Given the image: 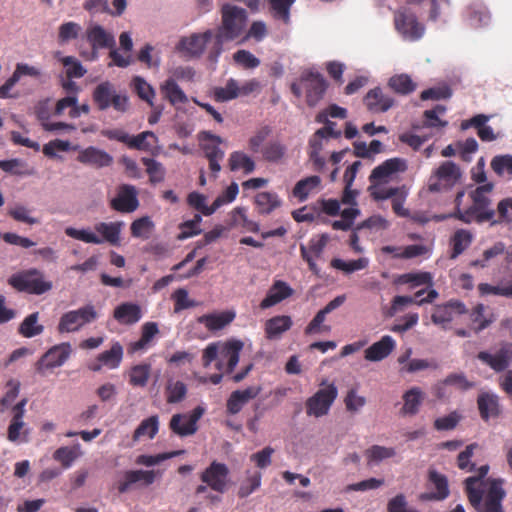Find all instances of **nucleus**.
Instances as JSON below:
<instances>
[{
  "label": "nucleus",
  "instance_id": "obj_9",
  "mask_svg": "<svg viewBox=\"0 0 512 512\" xmlns=\"http://www.w3.org/2000/svg\"><path fill=\"white\" fill-rule=\"evenodd\" d=\"M394 26L396 31L409 41H417L425 33V26L418 21L415 13L407 8H400L394 12Z\"/></svg>",
  "mask_w": 512,
  "mask_h": 512
},
{
  "label": "nucleus",
  "instance_id": "obj_3",
  "mask_svg": "<svg viewBox=\"0 0 512 512\" xmlns=\"http://www.w3.org/2000/svg\"><path fill=\"white\" fill-rule=\"evenodd\" d=\"M248 13L246 9L233 4H223L221 7V24L214 32V42L209 48L208 59L217 62L226 42L240 38L246 29Z\"/></svg>",
  "mask_w": 512,
  "mask_h": 512
},
{
  "label": "nucleus",
  "instance_id": "obj_15",
  "mask_svg": "<svg viewBox=\"0 0 512 512\" xmlns=\"http://www.w3.org/2000/svg\"><path fill=\"white\" fill-rule=\"evenodd\" d=\"M203 413L204 409L198 406L191 414H175L170 420L169 427L181 437L193 435L198 429L197 422Z\"/></svg>",
  "mask_w": 512,
  "mask_h": 512
},
{
  "label": "nucleus",
  "instance_id": "obj_50",
  "mask_svg": "<svg viewBox=\"0 0 512 512\" xmlns=\"http://www.w3.org/2000/svg\"><path fill=\"white\" fill-rule=\"evenodd\" d=\"M161 92L172 105L187 102V96L173 79H168L161 85Z\"/></svg>",
  "mask_w": 512,
  "mask_h": 512
},
{
  "label": "nucleus",
  "instance_id": "obj_45",
  "mask_svg": "<svg viewBox=\"0 0 512 512\" xmlns=\"http://www.w3.org/2000/svg\"><path fill=\"white\" fill-rule=\"evenodd\" d=\"M228 164L231 171L241 170L244 174H250L255 170L253 159L242 151L232 152Z\"/></svg>",
  "mask_w": 512,
  "mask_h": 512
},
{
  "label": "nucleus",
  "instance_id": "obj_31",
  "mask_svg": "<svg viewBox=\"0 0 512 512\" xmlns=\"http://www.w3.org/2000/svg\"><path fill=\"white\" fill-rule=\"evenodd\" d=\"M395 348V341L389 335L383 336L365 350V359L377 362L388 357Z\"/></svg>",
  "mask_w": 512,
  "mask_h": 512
},
{
  "label": "nucleus",
  "instance_id": "obj_61",
  "mask_svg": "<svg viewBox=\"0 0 512 512\" xmlns=\"http://www.w3.org/2000/svg\"><path fill=\"white\" fill-rule=\"evenodd\" d=\"M79 447V444L74 447H60L54 452L53 457L56 461L60 462L64 468H69L79 456Z\"/></svg>",
  "mask_w": 512,
  "mask_h": 512
},
{
  "label": "nucleus",
  "instance_id": "obj_17",
  "mask_svg": "<svg viewBox=\"0 0 512 512\" xmlns=\"http://www.w3.org/2000/svg\"><path fill=\"white\" fill-rule=\"evenodd\" d=\"M467 312L464 303L459 300H450L445 304L436 305L431 314V321L435 325L446 329L448 324L456 315H462Z\"/></svg>",
  "mask_w": 512,
  "mask_h": 512
},
{
  "label": "nucleus",
  "instance_id": "obj_26",
  "mask_svg": "<svg viewBox=\"0 0 512 512\" xmlns=\"http://www.w3.org/2000/svg\"><path fill=\"white\" fill-rule=\"evenodd\" d=\"M363 101L367 110L372 113H384L395 103L394 98L385 94L380 87L369 90Z\"/></svg>",
  "mask_w": 512,
  "mask_h": 512
},
{
  "label": "nucleus",
  "instance_id": "obj_54",
  "mask_svg": "<svg viewBox=\"0 0 512 512\" xmlns=\"http://www.w3.org/2000/svg\"><path fill=\"white\" fill-rule=\"evenodd\" d=\"M490 166L499 177L512 178V155H497L491 160Z\"/></svg>",
  "mask_w": 512,
  "mask_h": 512
},
{
  "label": "nucleus",
  "instance_id": "obj_12",
  "mask_svg": "<svg viewBox=\"0 0 512 512\" xmlns=\"http://www.w3.org/2000/svg\"><path fill=\"white\" fill-rule=\"evenodd\" d=\"M228 477L227 465L217 461H212L200 475L201 481L218 493H224L227 490Z\"/></svg>",
  "mask_w": 512,
  "mask_h": 512
},
{
  "label": "nucleus",
  "instance_id": "obj_51",
  "mask_svg": "<svg viewBox=\"0 0 512 512\" xmlns=\"http://www.w3.org/2000/svg\"><path fill=\"white\" fill-rule=\"evenodd\" d=\"M446 106L436 105L430 110L423 112V127L426 128H444L448 125L446 120H442L439 115H443L446 112Z\"/></svg>",
  "mask_w": 512,
  "mask_h": 512
},
{
  "label": "nucleus",
  "instance_id": "obj_33",
  "mask_svg": "<svg viewBox=\"0 0 512 512\" xmlns=\"http://www.w3.org/2000/svg\"><path fill=\"white\" fill-rule=\"evenodd\" d=\"M234 318L233 311H223L201 315L197 318V322L203 324L210 332H216L228 326Z\"/></svg>",
  "mask_w": 512,
  "mask_h": 512
},
{
  "label": "nucleus",
  "instance_id": "obj_47",
  "mask_svg": "<svg viewBox=\"0 0 512 512\" xmlns=\"http://www.w3.org/2000/svg\"><path fill=\"white\" fill-rule=\"evenodd\" d=\"M231 225L233 227H240L245 232L257 233L260 229L259 224L250 220L246 215L244 207H236L231 212Z\"/></svg>",
  "mask_w": 512,
  "mask_h": 512
},
{
  "label": "nucleus",
  "instance_id": "obj_27",
  "mask_svg": "<svg viewBox=\"0 0 512 512\" xmlns=\"http://www.w3.org/2000/svg\"><path fill=\"white\" fill-rule=\"evenodd\" d=\"M294 293L292 287L282 280H276L271 285L265 298L260 302L262 310L268 309L291 297Z\"/></svg>",
  "mask_w": 512,
  "mask_h": 512
},
{
  "label": "nucleus",
  "instance_id": "obj_52",
  "mask_svg": "<svg viewBox=\"0 0 512 512\" xmlns=\"http://www.w3.org/2000/svg\"><path fill=\"white\" fill-rule=\"evenodd\" d=\"M367 458V464H378L383 460L392 458L396 455V450L393 447H385L380 445H372L364 452Z\"/></svg>",
  "mask_w": 512,
  "mask_h": 512
},
{
  "label": "nucleus",
  "instance_id": "obj_60",
  "mask_svg": "<svg viewBox=\"0 0 512 512\" xmlns=\"http://www.w3.org/2000/svg\"><path fill=\"white\" fill-rule=\"evenodd\" d=\"M154 224L148 216L141 217L132 222L130 226L133 237L148 239Z\"/></svg>",
  "mask_w": 512,
  "mask_h": 512
},
{
  "label": "nucleus",
  "instance_id": "obj_1",
  "mask_svg": "<svg viewBox=\"0 0 512 512\" xmlns=\"http://www.w3.org/2000/svg\"><path fill=\"white\" fill-rule=\"evenodd\" d=\"M494 190L493 183L477 186L469 192L472 205L466 210L454 211L453 217L465 224L476 222L482 224L489 222L491 226L512 222V199H502L495 210L492 207L490 195Z\"/></svg>",
  "mask_w": 512,
  "mask_h": 512
},
{
  "label": "nucleus",
  "instance_id": "obj_21",
  "mask_svg": "<svg viewBox=\"0 0 512 512\" xmlns=\"http://www.w3.org/2000/svg\"><path fill=\"white\" fill-rule=\"evenodd\" d=\"M214 31L206 30L203 33H194L189 37L180 40L178 48L191 56L199 57L203 54L206 46L214 42Z\"/></svg>",
  "mask_w": 512,
  "mask_h": 512
},
{
  "label": "nucleus",
  "instance_id": "obj_53",
  "mask_svg": "<svg viewBox=\"0 0 512 512\" xmlns=\"http://www.w3.org/2000/svg\"><path fill=\"white\" fill-rule=\"evenodd\" d=\"M506 249V246L503 242L499 241L493 244L490 248L486 249L481 258L476 259L471 262V266L473 267H480L485 268L487 267L490 262L495 259L498 256H501L504 254Z\"/></svg>",
  "mask_w": 512,
  "mask_h": 512
},
{
  "label": "nucleus",
  "instance_id": "obj_57",
  "mask_svg": "<svg viewBox=\"0 0 512 512\" xmlns=\"http://www.w3.org/2000/svg\"><path fill=\"white\" fill-rule=\"evenodd\" d=\"M32 210L24 205L17 204L8 209L7 214L13 220L28 225H35L39 223V219L31 215Z\"/></svg>",
  "mask_w": 512,
  "mask_h": 512
},
{
  "label": "nucleus",
  "instance_id": "obj_41",
  "mask_svg": "<svg viewBox=\"0 0 512 512\" xmlns=\"http://www.w3.org/2000/svg\"><path fill=\"white\" fill-rule=\"evenodd\" d=\"M159 333L156 322H146L141 327V337L130 344V352H137L149 346L153 338Z\"/></svg>",
  "mask_w": 512,
  "mask_h": 512
},
{
  "label": "nucleus",
  "instance_id": "obj_43",
  "mask_svg": "<svg viewBox=\"0 0 512 512\" xmlns=\"http://www.w3.org/2000/svg\"><path fill=\"white\" fill-rule=\"evenodd\" d=\"M257 211L261 215H268L280 207L281 200L274 192H260L255 196Z\"/></svg>",
  "mask_w": 512,
  "mask_h": 512
},
{
  "label": "nucleus",
  "instance_id": "obj_59",
  "mask_svg": "<svg viewBox=\"0 0 512 512\" xmlns=\"http://www.w3.org/2000/svg\"><path fill=\"white\" fill-rule=\"evenodd\" d=\"M141 162L146 167V172L149 175L151 183H160L165 178V169L162 164L153 158L143 157Z\"/></svg>",
  "mask_w": 512,
  "mask_h": 512
},
{
  "label": "nucleus",
  "instance_id": "obj_11",
  "mask_svg": "<svg viewBox=\"0 0 512 512\" xmlns=\"http://www.w3.org/2000/svg\"><path fill=\"white\" fill-rule=\"evenodd\" d=\"M427 485L431 491L420 493L418 499L422 502L443 501L450 495L448 479L446 475L435 469H429Z\"/></svg>",
  "mask_w": 512,
  "mask_h": 512
},
{
  "label": "nucleus",
  "instance_id": "obj_40",
  "mask_svg": "<svg viewBox=\"0 0 512 512\" xmlns=\"http://www.w3.org/2000/svg\"><path fill=\"white\" fill-rule=\"evenodd\" d=\"M473 234L466 229H458L450 239L452 247L450 258L455 259L461 255L472 243Z\"/></svg>",
  "mask_w": 512,
  "mask_h": 512
},
{
  "label": "nucleus",
  "instance_id": "obj_46",
  "mask_svg": "<svg viewBox=\"0 0 512 512\" xmlns=\"http://www.w3.org/2000/svg\"><path fill=\"white\" fill-rule=\"evenodd\" d=\"M39 312L29 314L18 327V333L25 338H32L43 333L44 326L38 323Z\"/></svg>",
  "mask_w": 512,
  "mask_h": 512
},
{
  "label": "nucleus",
  "instance_id": "obj_30",
  "mask_svg": "<svg viewBox=\"0 0 512 512\" xmlns=\"http://www.w3.org/2000/svg\"><path fill=\"white\" fill-rule=\"evenodd\" d=\"M86 38L93 50L112 48L115 46L114 36L98 24L86 30Z\"/></svg>",
  "mask_w": 512,
  "mask_h": 512
},
{
  "label": "nucleus",
  "instance_id": "obj_28",
  "mask_svg": "<svg viewBox=\"0 0 512 512\" xmlns=\"http://www.w3.org/2000/svg\"><path fill=\"white\" fill-rule=\"evenodd\" d=\"M260 392L261 387L259 386H250L244 390L233 391L226 403L227 412L231 415L239 413L243 406L256 398Z\"/></svg>",
  "mask_w": 512,
  "mask_h": 512
},
{
  "label": "nucleus",
  "instance_id": "obj_56",
  "mask_svg": "<svg viewBox=\"0 0 512 512\" xmlns=\"http://www.w3.org/2000/svg\"><path fill=\"white\" fill-rule=\"evenodd\" d=\"M247 477L246 479L241 483L239 490H238V496L240 498H246L250 494H252L255 490H257L261 485V479L262 474L259 471L246 472Z\"/></svg>",
  "mask_w": 512,
  "mask_h": 512
},
{
  "label": "nucleus",
  "instance_id": "obj_55",
  "mask_svg": "<svg viewBox=\"0 0 512 512\" xmlns=\"http://www.w3.org/2000/svg\"><path fill=\"white\" fill-rule=\"evenodd\" d=\"M214 97L218 102H226L239 97L238 81L230 78L224 87H217L214 89Z\"/></svg>",
  "mask_w": 512,
  "mask_h": 512
},
{
  "label": "nucleus",
  "instance_id": "obj_29",
  "mask_svg": "<svg viewBox=\"0 0 512 512\" xmlns=\"http://www.w3.org/2000/svg\"><path fill=\"white\" fill-rule=\"evenodd\" d=\"M114 319L122 325H134L142 318L141 307L132 302H124L113 311Z\"/></svg>",
  "mask_w": 512,
  "mask_h": 512
},
{
  "label": "nucleus",
  "instance_id": "obj_18",
  "mask_svg": "<svg viewBox=\"0 0 512 512\" xmlns=\"http://www.w3.org/2000/svg\"><path fill=\"white\" fill-rule=\"evenodd\" d=\"M110 206L117 212H134L139 206L136 188L129 184L120 185L116 197L110 202Z\"/></svg>",
  "mask_w": 512,
  "mask_h": 512
},
{
  "label": "nucleus",
  "instance_id": "obj_10",
  "mask_svg": "<svg viewBox=\"0 0 512 512\" xmlns=\"http://www.w3.org/2000/svg\"><path fill=\"white\" fill-rule=\"evenodd\" d=\"M337 396L338 390L333 383L319 389L306 400L305 407L307 415L316 418L327 415Z\"/></svg>",
  "mask_w": 512,
  "mask_h": 512
},
{
  "label": "nucleus",
  "instance_id": "obj_36",
  "mask_svg": "<svg viewBox=\"0 0 512 512\" xmlns=\"http://www.w3.org/2000/svg\"><path fill=\"white\" fill-rule=\"evenodd\" d=\"M481 418L488 421L491 417H498L501 413L499 397L496 394L484 392L477 398Z\"/></svg>",
  "mask_w": 512,
  "mask_h": 512
},
{
  "label": "nucleus",
  "instance_id": "obj_35",
  "mask_svg": "<svg viewBox=\"0 0 512 512\" xmlns=\"http://www.w3.org/2000/svg\"><path fill=\"white\" fill-rule=\"evenodd\" d=\"M293 325L292 318L288 315H277L265 322V336L269 340L279 339L283 333L290 330Z\"/></svg>",
  "mask_w": 512,
  "mask_h": 512
},
{
  "label": "nucleus",
  "instance_id": "obj_6",
  "mask_svg": "<svg viewBox=\"0 0 512 512\" xmlns=\"http://www.w3.org/2000/svg\"><path fill=\"white\" fill-rule=\"evenodd\" d=\"M92 99L100 111L113 107L114 110L124 113L129 108L127 95L118 93L115 86L109 81L101 82L95 87Z\"/></svg>",
  "mask_w": 512,
  "mask_h": 512
},
{
  "label": "nucleus",
  "instance_id": "obj_7",
  "mask_svg": "<svg viewBox=\"0 0 512 512\" xmlns=\"http://www.w3.org/2000/svg\"><path fill=\"white\" fill-rule=\"evenodd\" d=\"M462 178L460 167L453 161H444L433 172L428 180L430 192H446L451 190Z\"/></svg>",
  "mask_w": 512,
  "mask_h": 512
},
{
  "label": "nucleus",
  "instance_id": "obj_5",
  "mask_svg": "<svg viewBox=\"0 0 512 512\" xmlns=\"http://www.w3.org/2000/svg\"><path fill=\"white\" fill-rule=\"evenodd\" d=\"M8 284L19 292L33 295H42L53 287L52 282L45 280L43 272L36 268L13 274L8 279Z\"/></svg>",
  "mask_w": 512,
  "mask_h": 512
},
{
  "label": "nucleus",
  "instance_id": "obj_19",
  "mask_svg": "<svg viewBox=\"0 0 512 512\" xmlns=\"http://www.w3.org/2000/svg\"><path fill=\"white\" fill-rule=\"evenodd\" d=\"M301 82L306 89L307 104L315 106L326 91V80L318 72H307L301 76Z\"/></svg>",
  "mask_w": 512,
  "mask_h": 512
},
{
  "label": "nucleus",
  "instance_id": "obj_14",
  "mask_svg": "<svg viewBox=\"0 0 512 512\" xmlns=\"http://www.w3.org/2000/svg\"><path fill=\"white\" fill-rule=\"evenodd\" d=\"M199 139L201 141L211 142L204 143L202 148L204 150L205 157L208 159L209 169L214 174V177H217V174L221 170L220 162L224 158V151L219 147V144L222 143V138L212 134L211 132L203 131L199 134Z\"/></svg>",
  "mask_w": 512,
  "mask_h": 512
},
{
  "label": "nucleus",
  "instance_id": "obj_49",
  "mask_svg": "<svg viewBox=\"0 0 512 512\" xmlns=\"http://www.w3.org/2000/svg\"><path fill=\"white\" fill-rule=\"evenodd\" d=\"M286 152L287 147L278 140L268 142L261 149L263 159L271 163L280 162L286 155Z\"/></svg>",
  "mask_w": 512,
  "mask_h": 512
},
{
  "label": "nucleus",
  "instance_id": "obj_58",
  "mask_svg": "<svg viewBox=\"0 0 512 512\" xmlns=\"http://www.w3.org/2000/svg\"><path fill=\"white\" fill-rule=\"evenodd\" d=\"M187 394V386L182 381L169 380L166 385V400L168 403H179Z\"/></svg>",
  "mask_w": 512,
  "mask_h": 512
},
{
  "label": "nucleus",
  "instance_id": "obj_42",
  "mask_svg": "<svg viewBox=\"0 0 512 512\" xmlns=\"http://www.w3.org/2000/svg\"><path fill=\"white\" fill-rule=\"evenodd\" d=\"M388 86L399 95H409L413 93L417 84L408 74H396L388 80Z\"/></svg>",
  "mask_w": 512,
  "mask_h": 512
},
{
  "label": "nucleus",
  "instance_id": "obj_20",
  "mask_svg": "<svg viewBox=\"0 0 512 512\" xmlns=\"http://www.w3.org/2000/svg\"><path fill=\"white\" fill-rule=\"evenodd\" d=\"M477 358L495 372L505 371L512 361V344L506 343L495 353L491 354L481 351L477 354Z\"/></svg>",
  "mask_w": 512,
  "mask_h": 512
},
{
  "label": "nucleus",
  "instance_id": "obj_13",
  "mask_svg": "<svg viewBox=\"0 0 512 512\" xmlns=\"http://www.w3.org/2000/svg\"><path fill=\"white\" fill-rule=\"evenodd\" d=\"M26 404L27 399L24 398L12 408L13 417L7 429V438L11 442L26 443L29 441L30 430L23 421Z\"/></svg>",
  "mask_w": 512,
  "mask_h": 512
},
{
  "label": "nucleus",
  "instance_id": "obj_63",
  "mask_svg": "<svg viewBox=\"0 0 512 512\" xmlns=\"http://www.w3.org/2000/svg\"><path fill=\"white\" fill-rule=\"evenodd\" d=\"M294 2L295 0H269L274 17L286 24L290 21V8Z\"/></svg>",
  "mask_w": 512,
  "mask_h": 512
},
{
  "label": "nucleus",
  "instance_id": "obj_8",
  "mask_svg": "<svg viewBox=\"0 0 512 512\" xmlns=\"http://www.w3.org/2000/svg\"><path fill=\"white\" fill-rule=\"evenodd\" d=\"M98 318V312L94 305L87 304L76 310H70L62 314L59 319L57 330L59 333L77 332L87 324Z\"/></svg>",
  "mask_w": 512,
  "mask_h": 512
},
{
  "label": "nucleus",
  "instance_id": "obj_37",
  "mask_svg": "<svg viewBox=\"0 0 512 512\" xmlns=\"http://www.w3.org/2000/svg\"><path fill=\"white\" fill-rule=\"evenodd\" d=\"M405 169V162L399 158H392L384 161L382 164L375 167L370 175L371 182H380L392 174L403 171Z\"/></svg>",
  "mask_w": 512,
  "mask_h": 512
},
{
  "label": "nucleus",
  "instance_id": "obj_4",
  "mask_svg": "<svg viewBox=\"0 0 512 512\" xmlns=\"http://www.w3.org/2000/svg\"><path fill=\"white\" fill-rule=\"evenodd\" d=\"M122 225V222L96 223L94 225V230L101 236H98L89 230L76 229L74 227H67L65 229V234L73 239L80 240L85 243L102 244L106 241L111 245H118Z\"/></svg>",
  "mask_w": 512,
  "mask_h": 512
},
{
  "label": "nucleus",
  "instance_id": "obj_23",
  "mask_svg": "<svg viewBox=\"0 0 512 512\" xmlns=\"http://www.w3.org/2000/svg\"><path fill=\"white\" fill-rule=\"evenodd\" d=\"M328 241L329 236L327 234H322L318 238L310 239L308 246L303 244L300 245L301 257L307 262L309 269L316 275L319 274L320 269L318 268L315 259L321 257Z\"/></svg>",
  "mask_w": 512,
  "mask_h": 512
},
{
  "label": "nucleus",
  "instance_id": "obj_44",
  "mask_svg": "<svg viewBox=\"0 0 512 512\" xmlns=\"http://www.w3.org/2000/svg\"><path fill=\"white\" fill-rule=\"evenodd\" d=\"M321 184V178L317 175H312L299 180L293 188V196L300 202L305 201L309 194L317 189Z\"/></svg>",
  "mask_w": 512,
  "mask_h": 512
},
{
  "label": "nucleus",
  "instance_id": "obj_22",
  "mask_svg": "<svg viewBox=\"0 0 512 512\" xmlns=\"http://www.w3.org/2000/svg\"><path fill=\"white\" fill-rule=\"evenodd\" d=\"M243 348V342L240 340H229L221 345L220 360L216 367L222 370L225 367V373L230 374L234 371L239 362L240 352Z\"/></svg>",
  "mask_w": 512,
  "mask_h": 512
},
{
  "label": "nucleus",
  "instance_id": "obj_24",
  "mask_svg": "<svg viewBox=\"0 0 512 512\" xmlns=\"http://www.w3.org/2000/svg\"><path fill=\"white\" fill-rule=\"evenodd\" d=\"M76 160L95 169L109 167L113 164V157L108 152L94 146L79 150Z\"/></svg>",
  "mask_w": 512,
  "mask_h": 512
},
{
  "label": "nucleus",
  "instance_id": "obj_39",
  "mask_svg": "<svg viewBox=\"0 0 512 512\" xmlns=\"http://www.w3.org/2000/svg\"><path fill=\"white\" fill-rule=\"evenodd\" d=\"M403 406L401 413L403 415H416L424 401L425 395L419 387H412L403 394Z\"/></svg>",
  "mask_w": 512,
  "mask_h": 512
},
{
  "label": "nucleus",
  "instance_id": "obj_62",
  "mask_svg": "<svg viewBox=\"0 0 512 512\" xmlns=\"http://www.w3.org/2000/svg\"><path fill=\"white\" fill-rule=\"evenodd\" d=\"M82 28L81 26L73 21L65 22L59 26L58 29V41L59 43H67L71 40L77 39Z\"/></svg>",
  "mask_w": 512,
  "mask_h": 512
},
{
  "label": "nucleus",
  "instance_id": "obj_48",
  "mask_svg": "<svg viewBox=\"0 0 512 512\" xmlns=\"http://www.w3.org/2000/svg\"><path fill=\"white\" fill-rule=\"evenodd\" d=\"M159 430V420L157 415L150 416L139 424L133 433V440L138 441L143 437L153 439Z\"/></svg>",
  "mask_w": 512,
  "mask_h": 512
},
{
  "label": "nucleus",
  "instance_id": "obj_34",
  "mask_svg": "<svg viewBox=\"0 0 512 512\" xmlns=\"http://www.w3.org/2000/svg\"><path fill=\"white\" fill-rule=\"evenodd\" d=\"M155 480L154 471L144 470H129L124 472L123 479L118 482V492L123 494L127 492L130 487L137 482H144L145 485H150Z\"/></svg>",
  "mask_w": 512,
  "mask_h": 512
},
{
  "label": "nucleus",
  "instance_id": "obj_2",
  "mask_svg": "<svg viewBox=\"0 0 512 512\" xmlns=\"http://www.w3.org/2000/svg\"><path fill=\"white\" fill-rule=\"evenodd\" d=\"M477 472L478 475L467 477L464 480V490L470 505L476 512H504L502 504L506 497V491L503 488L504 479H487V490L484 491L478 484H482V479L489 472V466L482 465Z\"/></svg>",
  "mask_w": 512,
  "mask_h": 512
},
{
  "label": "nucleus",
  "instance_id": "obj_16",
  "mask_svg": "<svg viewBox=\"0 0 512 512\" xmlns=\"http://www.w3.org/2000/svg\"><path fill=\"white\" fill-rule=\"evenodd\" d=\"M71 354V345L61 343L51 347L36 363V370L44 374V370L59 367L65 363Z\"/></svg>",
  "mask_w": 512,
  "mask_h": 512
},
{
  "label": "nucleus",
  "instance_id": "obj_25",
  "mask_svg": "<svg viewBox=\"0 0 512 512\" xmlns=\"http://www.w3.org/2000/svg\"><path fill=\"white\" fill-rule=\"evenodd\" d=\"M29 76L35 79L42 77V71L36 66L27 63H17L11 77H9L3 85L0 86V98L6 99L12 97L10 90L20 81L21 77Z\"/></svg>",
  "mask_w": 512,
  "mask_h": 512
},
{
  "label": "nucleus",
  "instance_id": "obj_38",
  "mask_svg": "<svg viewBox=\"0 0 512 512\" xmlns=\"http://www.w3.org/2000/svg\"><path fill=\"white\" fill-rule=\"evenodd\" d=\"M396 285H408L409 289L420 286L433 287V276L430 272H409L398 275L394 281Z\"/></svg>",
  "mask_w": 512,
  "mask_h": 512
},
{
  "label": "nucleus",
  "instance_id": "obj_64",
  "mask_svg": "<svg viewBox=\"0 0 512 512\" xmlns=\"http://www.w3.org/2000/svg\"><path fill=\"white\" fill-rule=\"evenodd\" d=\"M461 420L462 415L458 411H452L448 415L436 418L433 425L437 431H450L455 429Z\"/></svg>",
  "mask_w": 512,
  "mask_h": 512
},
{
  "label": "nucleus",
  "instance_id": "obj_32",
  "mask_svg": "<svg viewBox=\"0 0 512 512\" xmlns=\"http://www.w3.org/2000/svg\"><path fill=\"white\" fill-rule=\"evenodd\" d=\"M123 358V347L119 342H114L109 350L100 353L97 356L99 363L94 364L91 369L99 371L103 366L109 369L117 368Z\"/></svg>",
  "mask_w": 512,
  "mask_h": 512
}]
</instances>
